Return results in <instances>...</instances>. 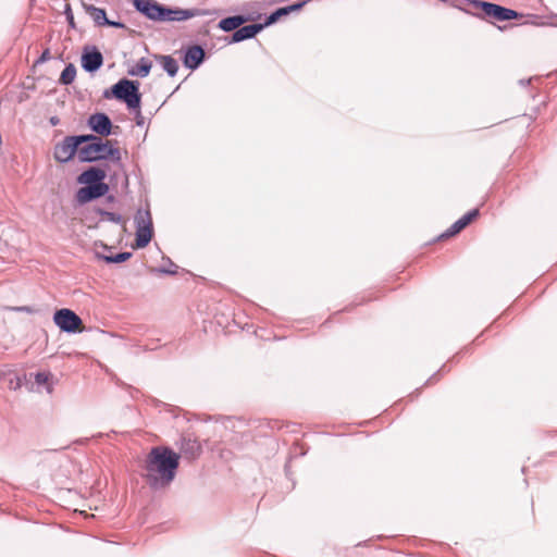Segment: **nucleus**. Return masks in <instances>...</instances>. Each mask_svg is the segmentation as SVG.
<instances>
[{"mask_svg": "<svg viewBox=\"0 0 557 557\" xmlns=\"http://www.w3.org/2000/svg\"><path fill=\"white\" fill-rule=\"evenodd\" d=\"M180 455L165 446L153 447L145 459L143 478L152 488L168 486L175 478Z\"/></svg>", "mask_w": 557, "mask_h": 557, "instance_id": "nucleus-1", "label": "nucleus"}, {"mask_svg": "<svg viewBox=\"0 0 557 557\" xmlns=\"http://www.w3.org/2000/svg\"><path fill=\"white\" fill-rule=\"evenodd\" d=\"M133 4L145 16L159 22H181L200 14L197 9H170L152 0H133Z\"/></svg>", "mask_w": 557, "mask_h": 557, "instance_id": "nucleus-2", "label": "nucleus"}, {"mask_svg": "<svg viewBox=\"0 0 557 557\" xmlns=\"http://www.w3.org/2000/svg\"><path fill=\"white\" fill-rule=\"evenodd\" d=\"M88 145L79 148L78 156L82 161H96L101 159H120V150L113 147L111 140H103L99 137L89 135Z\"/></svg>", "mask_w": 557, "mask_h": 557, "instance_id": "nucleus-3", "label": "nucleus"}, {"mask_svg": "<svg viewBox=\"0 0 557 557\" xmlns=\"http://www.w3.org/2000/svg\"><path fill=\"white\" fill-rule=\"evenodd\" d=\"M305 2H298L290 4L288 7L280 8L275 12H273L265 21L264 24H251L243 27H238L232 35L231 42H239L246 39H250L255 37L259 32H261L265 26H269L276 21H278L282 16L289 14L290 12H295L300 10L304 7Z\"/></svg>", "mask_w": 557, "mask_h": 557, "instance_id": "nucleus-4", "label": "nucleus"}, {"mask_svg": "<svg viewBox=\"0 0 557 557\" xmlns=\"http://www.w3.org/2000/svg\"><path fill=\"white\" fill-rule=\"evenodd\" d=\"M112 95L126 103L128 109H139L141 95L139 92V83L121 79L112 87Z\"/></svg>", "mask_w": 557, "mask_h": 557, "instance_id": "nucleus-5", "label": "nucleus"}, {"mask_svg": "<svg viewBox=\"0 0 557 557\" xmlns=\"http://www.w3.org/2000/svg\"><path fill=\"white\" fill-rule=\"evenodd\" d=\"M135 248H145L153 236L152 216L148 210H138L135 215Z\"/></svg>", "mask_w": 557, "mask_h": 557, "instance_id": "nucleus-6", "label": "nucleus"}, {"mask_svg": "<svg viewBox=\"0 0 557 557\" xmlns=\"http://www.w3.org/2000/svg\"><path fill=\"white\" fill-rule=\"evenodd\" d=\"M53 322L63 332L82 333L85 330L83 320L71 309H59L53 314Z\"/></svg>", "mask_w": 557, "mask_h": 557, "instance_id": "nucleus-7", "label": "nucleus"}, {"mask_svg": "<svg viewBox=\"0 0 557 557\" xmlns=\"http://www.w3.org/2000/svg\"><path fill=\"white\" fill-rule=\"evenodd\" d=\"M86 136H69L54 148V158L60 162L71 160L79 150V145L87 141Z\"/></svg>", "mask_w": 557, "mask_h": 557, "instance_id": "nucleus-8", "label": "nucleus"}, {"mask_svg": "<svg viewBox=\"0 0 557 557\" xmlns=\"http://www.w3.org/2000/svg\"><path fill=\"white\" fill-rule=\"evenodd\" d=\"M476 8H480L486 16L496 21H509L518 17V13L515 10L490 2L479 1L476 2Z\"/></svg>", "mask_w": 557, "mask_h": 557, "instance_id": "nucleus-9", "label": "nucleus"}, {"mask_svg": "<svg viewBox=\"0 0 557 557\" xmlns=\"http://www.w3.org/2000/svg\"><path fill=\"white\" fill-rule=\"evenodd\" d=\"M109 191V186L103 184H91L78 189L76 198L78 202L86 203L92 199L100 198Z\"/></svg>", "mask_w": 557, "mask_h": 557, "instance_id": "nucleus-10", "label": "nucleus"}, {"mask_svg": "<svg viewBox=\"0 0 557 557\" xmlns=\"http://www.w3.org/2000/svg\"><path fill=\"white\" fill-rule=\"evenodd\" d=\"M479 216V209H473L457 220L444 234L442 238L457 235Z\"/></svg>", "mask_w": 557, "mask_h": 557, "instance_id": "nucleus-11", "label": "nucleus"}, {"mask_svg": "<svg viewBox=\"0 0 557 557\" xmlns=\"http://www.w3.org/2000/svg\"><path fill=\"white\" fill-rule=\"evenodd\" d=\"M88 125L101 136H108L112 128V123L104 113L92 114L88 120Z\"/></svg>", "mask_w": 557, "mask_h": 557, "instance_id": "nucleus-12", "label": "nucleus"}, {"mask_svg": "<svg viewBox=\"0 0 557 557\" xmlns=\"http://www.w3.org/2000/svg\"><path fill=\"white\" fill-rule=\"evenodd\" d=\"M205 59V50L200 46L189 47L184 57V65L190 70L197 69Z\"/></svg>", "mask_w": 557, "mask_h": 557, "instance_id": "nucleus-13", "label": "nucleus"}, {"mask_svg": "<svg viewBox=\"0 0 557 557\" xmlns=\"http://www.w3.org/2000/svg\"><path fill=\"white\" fill-rule=\"evenodd\" d=\"M106 172L99 168H90L84 171L77 178L79 184H85L87 186L91 184H103V180L106 178Z\"/></svg>", "mask_w": 557, "mask_h": 557, "instance_id": "nucleus-14", "label": "nucleus"}, {"mask_svg": "<svg viewBox=\"0 0 557 557\" xmlns=\"http://www.w3.org/2000/svg\"><path fill=\"white\" fill-rule=\"evenodd\" d=\"M102 54L96 49L91 52H85L82 57V65L88 72L98 70L102 65Z\"/></svg>", "mask_w": 557, "mask_h": 557, "instance_id": "nucleus-15", "label": "nucleus"}, {"mask_svg": "<svg viewBox=\"0 0 557 557\" xmlns=\"http://www.w3.org/2000/svg\"><path fill=\"white\" fill-rule=\"evenodd\" d=\"M84 8H85L86 12L92 17V20L98 25H110V26H115V27L121 26L120 23L110 22L107 18V14L103 9L96 8L95 5H91V4H84Z\"/></svg>", "mask_w": 557, "mask_h": 557, "instance_id": "nucleus-16", "label": "nucleus"}, {"mask_svg": "<svg viewBox=\"0 0 557 557\" xmlns=\"http://www.w3.org/2000/svg\"><path fill=\"white\" fill-rule=\"evenodd\" d=\"M154 59L162 65L163 70L170 75L175 76L178 71L177 61L171 55L154 54Z\"/></svg>", "mask_w": 557, "mask_h": 557, "instance_id": "nucleus-17", "label": "nucleus"}, {"mask_svg": "<svg viewBox=\"0 0 557 557\" xmlns=\"http://www.w3.org/2000/svg\"><path fill=\"white\" fill-rule=\"evenodd\" d=\"M247 18L243 15H234L223 18L219 23V27L224 32L237 30L239 26L246 23Z\"/></svg>", "mask_w": 557, "mask_h": 557, "instance_id": "nucleus-18", "label": "nucleus"}, {"mask_svg": "<svg viewBox=\"0 0 557 557\" xmlns=\"http://www.w3.org/2000/svg\"><path fill=\"white\" fill-rule=\"evenodd\" d=\"M152 67V64L150 61H148L147 59L145 58H141L137 63L136 65L134 66V69L131 71V74L132 75H137V76H141V77H146L149 73H150V70Z\"/></svg>", "mask_w": 557, "mask_h": 557, "instance_id": "nucleus-19", "label": "nucleus"}, {"mask_svg": "<svg viewBox=\"0 0 557 557\" xmlns=\"http://www.w3.org/2000/svg\"><path fill=\"white\" fill-rule=\"evenodd\" d=\"M76 76V69L73 64H69L65 66V69L62 71L60 76V83L64 85H69L73 83Z\"/></svg>", "mask_w": 557, "mask_h": 557, "instance_id": "nucleus-20", "label": "nucleus"}, {"mask_svg": "<svg viewBox=\"0 0 557 557\" xmlns=\"http://www.w3.org/2000/svg\"><path fill=\"white\" fill-rule=\"evenodd\" d=\"M131 252H121L115 256L104 257V260L109 263H121L131 258Z\"/></svg>", "mask_w": 557, "mask_h": 557, "instance_id": "nucleus-21", "label": "nucleus"}, {"mask_svg": "<svg viewBox=\"0 0 557 557\" xmlns=\"http://www.w3.org/2000/svg\"><path fill=\"white\" fill-rule=\"evenodd\" d=\"M65 15H66V20L69 22V25L72 27V28H75L76 25H75V21H74V15H73V12H72V9H71V5L67 3L65 5V11H64Z\"/></svg>", "mask_w": 557, "mask_h": 557, "instance_id": "nucleus-22", "label": "nucleus"}, {"mask_svg": "<svg viewBox=\"0 0 557 557\" xmlns=\"http://www.w3.org/2000/svg\"><path fill=\"white\" fill-rule=\"evenodd\" d=\"M8 310L16 311V312H25V313H34V309L29 306H20V307H7Z\"/></svg>", "mask_w": 557, "mask_h": 557, "instance_id": "nucleus-23", "label": "nucleus"}, {"mask_svg": "<svg viewBox=\"0 0 557 557\" xmlns=\"http://www.w3.org/2000/svg\"><path fill=\"white\" fill-rule=\"evenodd\" d=\"M49 380V374L48 373H45V372H38L36 375H35V381L36 383L38 384H46Z\"/></svg>", "mask_w": 557, "mask_h": 557, "instance_id": "nucleus-24", "label": "nucleus"}, {"mask_svg": "<svg viewBox=\"0 0 557 557\" xmlns=\"http://www.w3.org/2000/svg\"><path fill=\"white\" fill-rule=\"evenodd\" d=\"M190 450L193 457L198 456L201 451V446L198 443L194 442L191 443Z\"/></svg>", "mask_w": 557, "mask_h": 557, "instance_id": "nucleus-25", "label": "nucleus"}]
</instances>
